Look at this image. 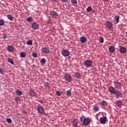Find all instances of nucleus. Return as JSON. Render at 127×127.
I'll list each match as a JSON object with an SVG mask.
<instances>
[{
  "mask_svg": "<svg viewBox=\"0 0 127 127\" xmlns=\"http://www.w3.org/2000/svg\"><path fill=\"white\" fill-rule=\"evenodd\" d=\"M91 11L92 12H95V10H93V8H92Z\"/></svg>",
  "mask_w": 127,
  "mask_h": 127,
  "instance_id": "nucleus-43",
  "label": "nucleus"
},
{
  "mask_svg": "<svg viewBox=\"0 0 127 127\" xmlns=\"http://www.w3.org/2000/svg\"><path fill=\"white\" fill-rule=\"evenodd\" d=\"M101 105L102 106H107V102H106L105 101H102L101 102Z\"/></svg>",
  "mask_w": 127,
  "mask_h": 127,
  "instance_id": "nucleus-36",
  "label": "nucleus"
},
{
  "mask_svg": "<svg viewBox=\"0 0 127 127\" xmlns=\"http://www.w3.org/2000/svg\"><path fill=\"white\" fill-rule=\"evenodd\" d=\"M80 73H77L76 72L74 74V76L75 77V78L76 79H79L80 77Z\"/></svg>",
  "mask_w": 127,
  "mask_h": 127,
  "instance_id": "nucleus-28",
  "label": "nucleus"
},
{
  "mask_svg": "<svg viewBox=\"0 0 127 127\" xmlns=\"http://www.w3.org/2000/svg\"><path fill=\"white\" fill-rule=\"evenodd\" d=\"M114 86L116 88H121V86H122V84L119 82H116V81H114Z\"/></svg>",
  "mask_w": 127,
  "mask_h": 127,
  "instance_id": "nucleus-16",
  "label": "nucleus"
},
{
  "mask_svg": "<svg viewBox=\"0 0 127 127\" xmlns=\"http://www.w3.org/2000/svg\"><path fill=\"white\" fill-rule=\"evenodd\" d=\"M115 21L116 23H119L120 21V16H115Z\"/></svg>",
  "mask_w": 127,
  "mask_h": 127,
  "instance_id": "nucleus-25",
  "label": "nucleus"
},
{
  "mask_svg": "<svg viewBox=\"0 0 127 127\" xmlns=\"http://www.w3.org/2000/svg\"><path fill=\"white\" fill-rule=\"evenodd\" d=\"M80 127V126H78V125L76 126V127Z\"/></svg>",
  "mask_w": 127,
  "mask_h": 127,
  "instance_id": "nucleus-45",
  "label": "nucleus"
},
{
  "mask_svg": "<svg viewBox=\"0 0 127 127\" xmlns=\"http://www.w3.org/2000/svg\"><path fill=\"white\" fill-rule=\"evenodd\" d=\"M24 114H26V112H24Z\"/></svg>",
  "mask_w": 127,
  "mask_h": 127,
  "instance_id": "nucleus-47",
  "label": "nucleus"
},
{
  "mask_svg": "<svg viewBox=\"0 0 127 127\" xmlns=\"http://www.w3.org/2000/svg\"><path fill=\"white\" fill-rule=\"evenodd\" d=\"M27 45H30L31 46L32 45V40H29L27 42Z\"/></svg>",
  "mask_w": 127,
  "mask_h": 127,
  "instance_id": "nucleus-32",
  "label": "nucleus"
},
{
  "mask_svg": "<svg viewBox=\"0 0 127 127\" xmlns=\"http://www.w3.org/2000/svg\"><path fill=\"white\" fill-rule=\"evenodd\" d=\"M41 52L44 53V54H49V53H50V50L48 47L42 48Z\"/></svg>",
  "mask_w": 127,
  "mask_h": 127,
  "instance_id": "nucleus-2",
  "label": "nucleus"
},
{
  "mask_svg": "<svg viewBox=\"0 0 127 127\" xmlns=\"http://www.w3.org/2000/svg\"><path fill=\"white\" fill-rule=\"evenodd\" d=\"M15 102H19L20 101V97H16L15 98Z\"/></svg>",
  "mask_w": 127,
  "mask_h": 127,
  "instance_id": "nucleus-35",
  "label": "nucleus"
},
{
  "mask_svg": "<svg viewBox=\"0 0 127 127\" xmlns=\"http://www.w3.org/2000/svg\"><path fill=\"white\" fill-rule=\"evenodd\" d=\"M120 51L121 53H126L127 52V49L125 47H122L120 49Z\"/></svg>",
  "mask_w": 127,
  "mask_h": 127,
  "instance_id": "nucleus-20",
  "label": "nucleus"
},
{
  "mask_svg": "<svg viewBox=\"0 0 127 127\" xmlns=\"http://www.w3.org/2000/svg\"><path fill=\"white\" fill-rule=\"evenodd\" d=\"M109 49L111 53H114V52L116 51V48L114 47V46H110Z\"/></svg>",
  "mask_w": 127,
  "mask_h": 127,
  "instance_id": "nucleus-17",
  "label": "nucleus"
},
{
  "mask_svg": "<svg viewBox=\"0 0 127 127\" xmlns=\"http://www.w3.org/2000/svg\"><path fill=\"white\" fill-rule=\"evenodd\" d=\"M0 74H2V75L4 74V70L2 69L1 68H0Z\"/></svg>",
  "mask_w": 127,
  "mask_h": 127,
  "instance_id": "nucleus-37",
  "label": "nucleus"
},
{
  "mask_svg": "<svg viewBox=\"0 0 127 127\" xmlns=\"http://www.w3.org/2000/svg\"><path fill=\"white\" fill-rule=\"evenodd\" d=\"M40 63H41V64H45L46 63V60L44 58L42 59L40 61Z\"/></svg>",
  "mask_w": 127,
  "mask_h": 127,
  "instance_id": "nucleus-29",
  "label": "nucleus"
},
{
  "mask_svg": "<svg viewBox=\"0 0 127 127\" xmlns=\"http://www.w3.org/2000/svg\"><path fill=\"white\" fill-rule=\"evenodd\" d=\"M90 123L89 118H85L83 121V124L84 126H88V125H90Z\"/></svg>",
  "mask_w": 127,
  "mask_h": 127,
  "instance_id": "nucleus-10",
  "label": "nucleus"
},
{
  "mask_svg": "<svg viewBox=\"0 0 127 127\" xmlns=\"http://www.w3.org/2000/svg\"><path fill=\"white\" fill-rule=\"evenodd\" d=\"M79 40L81 43H85V42H87V39L86 37L82 36L80 38Z\"/></svg>",
  "mask_w": 127,
  "mask_h": 127,
  "instance_id": "nucleus-12",
  "label": "nucleus"
},
{
  "mask_svg": "<svg viewBox=\"0 0 127 127\" xmlns=\"http://www.w3.org/2000/svg\"><path fill=\"white\" fill-rule=\"evenodd\" d=\"M56 95L57 96H61V95H62V93H61V92L59 91H57L56 92Z\"/></svg>",
  "mask_w": 127,
  "mask_h": 127,
  "instance_id": "nucleus-38",
  "label": "nucleus"
},
{
  "mask_svg": "<svg viewBox=\"0 0 127 127\" xmlns=\"http://www.w3.org/2000/svg\"><path fill=\"white\" fill-rule=\"evenodd\" d=\"M7 61L8 62H9V63H10L12 65H13L14 64V62H13V60L10 58H8L7 59Z\"/></svg>",
  "mask_w": 127,
  "mask_h": 127,
  "instance_id": "nucleus-23",
  "label": "nucleus"
},
{
  "mask_svg": "<svg viewBox=\"0 0 127 127\" xmlns=\"http://www.w3.org/2000/svg\"><path fill=\"white\" fill-rule=\"evenodd\" d=\"M4 25V21L2 19H0V25L3 26Z\"/></svg>",
  "mask_w": 127,
  "mask_h": 127,
  "instance_id": "nucleus-31",
  "label": "nucleus"
},
{
  "mask_svg": "<svg viewBox=\"0 0 127 127\" xmlns=\"http://www.w3.org/2000/svg\"><path fill=\"white\" fill-rule=\"evenodd\" d=\"M29 94L30 95V96H31V97H35V96H36V92H35V91H34V90L31 89L29 90Z\"/></svg>",
  "mask_w": 127,
  "mask_h": 127,
  "instance_id": "nucleus-11",
  "label": "nucleus"
},
{
  "mask_svg": "<svg viewBox=\"0 0 127 127\" xmlns=\"http://www.w3.org/2000/svg\"><path fill=\"white\" fill-rule=\"evenodd\" d=\"M92 6H89L86 9V11H87V12H90V11H91L92 10Z\"/></svg>",
  "mask_w": 127,
  "mask_h": 127,
  "instance_id": "nucleus-33",
  "label": "nucleus"
},
{
  "mask_svg": "<svg viewBox=\"0 0 127 127\" xmlns=\"http://www.w3.org/2000/svg\"><path fill=\"white\" fill-rule=\"evenodd\" d=\"M3 38H4V39L7 38V36L6 35H5V34H3Z\"/></svg>",
  "mask_w": 127,
  "mask_h": 127,
  "instance_id": "nucleus-42",
  "label": "nucleus"
},
{
  "mask_svg": "<svg viewBox=\"0 0 127 127\" xmlns=\"http://www.w3.org/2000/svg\"><path fill=\"white\" fill-rule=\"evenodd\" d=\"M37 102H39V103H40L41 104H44V101L41 100H37Z\"/></svg>",
  "mask_w": 127,
  "mask_h": 127,
  "instance_id": "nucleus-41",
  "label": "nucleus"
},
{
  "mask_svg": "<svg viewBox=\"0 0 127 127\" xmlns=\"http://www.w3.org/2000/svg\"><path fill=\"white\" fill-rule=\"evenodd\" d=\"M20 56H21V57L22 58H25V56H26V54H25L24 52H22L20 54Z\"/></svg>",
  "mask_w": 127,
  "mask_h": 127,
  "instance_id": "nucleus-27",
  "label": "nucleus"
},
{
  "mask_svg": "<svg viewBox=\"0 0 127 127\" xmlns=\"http://www.w3.org/2000/svg\"><path fill=\"white\" fill-rule=\"evenodd\" d=\"M38 112L40 115H43V114H44V108H43L42 106L39 105L38 107Z\"/></svg>",
  "mask_w": 127,
  "mask_h": 127,
  "instance_id": "nucleus-5",
  "label": "nucleus"
},
{
  "mask_svg": "<svg viewBox=\"0 0 127 127\" xmlns=\"http://www.w3.org/2000/svg\"><path fill=\"white\" fill-rule=\"evenodd\" d=\"M66 96H68V97H70L72 95V92H71V90H67L66 92Z\"/></svg>",
  "mask_w": 127,
  "mask_h": 127,
  "instance_id": "nucleus-24",
  "label": "nucleus"
},
{
  "mask_svg": "<svg viewBox=\"0 0 127 127\" xmlns=\"http://www.w3.org/2000/svg\"><path fill=\"white\" fill-rule=\"evenodd\" d=\"M71 124L72 125V126L75 127H77V126H78V120L76 119H73L71 120Z\"/></svg>",
  "mask_w": 127,
  "mask_h": 127,
  "instance_id": "nucleus-9",
  "label": "nucleus"
},
{
  "mask_svg": "<svg viewBox=\"0 0 127 127\" xmlns=\"http://www.w3.org/2000/svg\"><path fill=\"white\" fill-rule=\"evenodd\" d=\"M27 21L28 22H32V21H33V18H32L31 17H29L27 18Z\"/></svg>",
  "mask_w": 127,
  "mask_h": 127,
  "instance_id": "nucleus-26",
  "label": "nucleus"
},
{
  "mask_svg": "<svg viewBox=\"0 0 127 127\" xmlns=\"http://www.w3.org/2000/svg\"><path fill=\"white\" fill-rule=\"evenodd\" d=\"M54 0L55 1H57V0Z\"/></svg>",
  "mask_w": 127,
  "mask_h": 127,
  "instance_id": "nucleus-46",
  "label": "nucleus"
},
{
  "mask_svg": "<svg viewBox=\"0 0 127 127\" xmlns=\"http://www.w3.org/2000/svg\"><path fill=\"white\" fill-rule=\"evenodd\" d=\"M32 56H33V57L36 58V57H37V54L34 53L32 54Z\"/></svg>",
  "mask_w": 127,
  "mask_h": 127,
  "instance_id": "nucleus-40",
  "label": "nucleus"
},
{
  "mask_svg": "<svg viewBox=\"0 0 127 127\" xmlns=\"http://www.w3.org/2000/svg\"><path fill=\"white\" fill-rule=\"evenodd\" d=\"M116 105L118 106L119 108H122V106H123V102L121 100L117 101L115 102Z\"/></svg>",
  "mask_w": 127,
  "mask_h": 127,
  "instance_id": "nucleus-14",
  "label": "nucleus"
},
{
  "mask_svg": "<svg viewBox=\"0 0 127 127\" xmlns=\"http://www.w3.org/2000/svg\"><path fill=\"white\" fill-rule=\"evenodd\" d=\"M6 121L8 124H11V123H12V120H11L10 118H7Z\"/></svg>",
  "mask_w": 127,
  "mask_h": 127,
  "instance_id": "nucleus-30",
  "label": "nucleus"
},
{
  "mask_svg": "<svg viewBox=\"0 0 127 127\" xmlns=\"http://www.w3.org/2000/svg\"><path fill=\"white\" fill-rule=\"evenodd\" d=\"M6 16L8 19H9V20H10L11 21H12L13 19H14V17H13L12 15L8 14L6 15Z\"/></svg>",
  "mask_w": 127,
  "mask_h": 127,
  "instance_id": "nucleus-18",
  "label": "nucleus"
},
{
  "mask_svg": "<svg viewBox=\"0 0 127 127\" xmlns=\"http://www.w3.org/2000/svg\"><path fill=\"white\" fill-rule=\"evenodd\" d=\"M109 91L110 94H113V95H115L117 97V98H122L123 97V93L122 92L118 90L117 91L116 89L114 88L113 86H110L109 88Z\"/></svg>",
  "mask_w": 127,
  "mask_h": 127,
  "instance_id": "nucleus-1",
  "label": "nucleus"
},
{
  "mask_svg": "<svg viewBox=\"0 0 127 127\" xmlns=\"http://www.w3.org/2000/svg\"><path fill=\"white\" fill-rule=\"evenodd\" d=\"M84 65L86 67H92L93 64V62L90 60H87L84 62Z\"/></svg>",
  "mask_w": 127,
  "mask_h": 127,
  "instance_id": "nucleus-4",
  "label": "nucleus"
},
{
  "mask_svg": "<svg viewBox=\"0 0 127 127\" xmlns=\"http://www.w3.org/2000/svg\"><path fill=\"white\" fill-rule=\"evenodd\" d=\"M64 76L65 80L67 81V82H71V81H72V77H71L70 74L66 73Z\"/></svg>",
  "mask_w": 127,
  "mask_h": 127,
  "instance_id": "nucleus-7",
  "label": "nucleus"
},
{
  "mask_svg": "<svg viewBox=\"0 0 127 127\" xmlns=\"http://www.w3.org/2000/svg\"><path fill=\"white\" fill-rule=\"evenodd\" d=\"M100 122L102 125H105L108 122V119L106 117H101L100 119Z\"/></svg>",
  "mask_w": 127,
  "mask_h": 127,
  "instance_id": "nucleus-6",
  "label": "nucleus"
},
{
  "mask_svg": "<svg viewBox=\"0 0 127 127\" xmlns=\"http://www.w3.org/2000/svg\"><path fill=\"white\" fill-rule=\"evenodd\" d=\"M93 110L95 111V112H99V106H98L97 104L94 105Z\"/></svg>",
  "mask_w": 127,
  "mask_h": 127,
  "instance_id": "nucleus-19",
  "label": "nucleus"
},
{
  "mask_svg": "<svg viewBox=\"0 0 127 127\" xmlns=\"http://www.w3.org/2000/svg\"><path fill=\"white\" fill-rule=\"evenodd\" d=\"M70 1L72 4H77V0H70Z\"/></svg>",
  "mask_w": 127,
  "mask_h": 127,
  "instance_id": "nucleus-34",
  "label": "nucleus"
},
{
  "mask_svg": "<svg viewBox=\"0 0 127 127\" xmlns=\"http://www.w3.org/2000/svg\"><path fill=\"white\" fill-rule=\"evenodd\" d=\"M105 27L106 28H108L110 30H112V28H113V23L110 21H107L105 23Z\"/></svg>",
  "mask_w": 127,
  "mask_h": 127,
  "instance_id": "nucleus-3",
  "label": "nucleus"
},
{
  "mask_svg": "<svg viewBox=\"0 0 127 127\" xmlns=\"http://www.w3.org/2000/svg\"><path fill=\"white\" fill-rule=\"evenodd\" d=\"M15 93L18 96H21V95H22V92L18 89L16 90Z\"/></svg>",
  "mask_w": 127,
  "mask_h": 127,
  "instance_id": "nucleus-22",
  "label": "nucleus"
},
{
  "mask_svg": "<svg viewBox=\"0 0 127 127\" xmlns=\"http://www.w3.org/2000/svg\"><path fill=\"white\" fill-rule=\"evenodd\" d=\"M63 1H65V0H63Z\"/></svg>",
  "mask_w": 127,
  "mask_h": 127,
  "instance_id": "nucleus-48",
  "label": "nucleus"
},
{
  "mask_svg": "<svg viewBox=\"0 0 127 127\" xmlns=\"http://www.w3.org/2000/svg\"><path fill=\"white\" fill-rule=\"evenodd\" d=\"M32 28L35 30L38 29V28H39V24L36 22L33 23L32 24Z\"/></svg>",
  "mask_w": 127,
  "mask_h": 127,
  "instance_id": "nucleus-8",
  "label": "nucleus"
},
{
  "mask_svg": "<svg viewBox=\"0 0 127 127\" xmlns=\"http://www.w3.org/2000/svg\"><path fill=\"white\" fill-rule=\"evenodd\" d=\"M80 122H83V118H80Z\"/></svg>",
  "mask_w": 127,
  "mask_h": 127,
  "instance_id": "nucleus-44",
  "label": "nucleus"
},
{
  "mask_svg": "<svg viewBox=\"0 0 127 127\" xmlns=\"http://www.w3.org/2000/svg\"><path fill=\"white\" fill-rule=\"evenodd\" d=\"M8 51L9 52H12L13 51V47L12 46H9L7 47Z\"/></svg>",
  "mask_w": 127,
  "mask_h": 127,
  "instance_id": "nucleus-21",
  "label": "nucleus"
},
{
  "mask_svg": "<svg viewBox=\"0 0 127 127\" xmlns=\"http://www.w3.org/2000/svg\"><path fill=\"white\" fill-rule=\"evenodd\" d=\"M62 54H63V56H64L65 57L67 56H69V52L67 50H64L62 52Z\"/></svg>",
  "mask_w": 127,
  "mask_h": 127,
  "instance_id": "nucleus-15",
  "label": "nucleus"
},
{
  "mask_svg": "<svg viewBox=\"0 0 127 127\" xmlns=\"http://www.w3.org/2000/svg\"><path fill=\"white\" fill-rule=\"evenodd\" d=\"M50 14L54 18L57 17V16H58V13H57V12H55V11H51Z\"/></svg>",
  "mask_w": 127,
  "mask_h": 127,
  "instance_id": "nucleus-13",
  "label": "nucleus"
},
{
  "mask_svg": "<svg viewBox=\"0 0 127 127\" xmlns=\"http://www.w3.org/2000/svg\"><path fill=\"white\" fill-rule=\"evenodd\" d=\"M99 42L100 43H104V38L101 37L100 39Z\"/></svg>",
  "mask_w": 127,
  "mask_h": 127,
  "instance_id": "nucleus-39",
  "label": "nucleus"
}]
</instances>
